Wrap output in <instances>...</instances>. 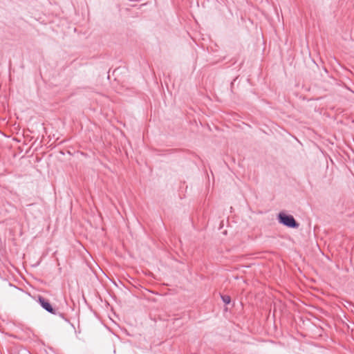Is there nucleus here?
<instances>
[{"mask_svg": "<svg viewBox=\"0 0 354 354\" xmlns=\"http://www.w3.org/2000/svg\"><path fill=\"white\" fill-rule=\"evenodd\" d=\"M279 222L285 226L290 228H297L299 223L292 215H288L281 212L278 215Z\"/></svg>", "mask_w": 354, "mask_h": 354, "instance_id": "1", "label": "nucleus"}, {"mask_svg": "<svg viewBox=\"0 0 354 354\" xmlns=\"http://www.w3.org/2000/svg\"><path fill=\"white\" fill-rule=\"evenodd\" d=\"M38 302L40 306L47 312L53 315H56L55 310L53 308L48 300L46 299L43 297L39 296L38 298Z\"/></svg>", "mask_w": 354, "mask_h": 354, "instance_id": "2", "label": "nucleus"}, {"mask_svg": "<svg viewBox=\"0 0 354 354\" xmlns=\"http://www.w3.org/2000/svg\"><path fill=\"white\" fill-rule=\"evenodd\" d=\"M221 299L225 304H229L231 301V299L229 295H221Z\"/></svg>", "mask_w": 354, "mask_h": 354, "instance_id": "3", "label": "nucleus"}]
</instances>
